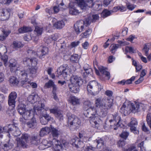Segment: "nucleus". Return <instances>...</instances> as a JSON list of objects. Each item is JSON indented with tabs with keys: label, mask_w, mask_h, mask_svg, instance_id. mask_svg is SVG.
Returning <instances> with one entry per match:
<instances>
[{
	"label": "nucleus",
	"mask_w": 151,
	"mask_h": 151,
	"mask_svg": "<svg viewBox=\"0 0 151 151\" xmlns=\"http://www.w3.org/2000/svg\"><path fill=\"white\" fill-rule=\"evenodd\" d=\"M112 10L109 11V10H103L101 13V15L104 18L110 15L111 13Z\"/></svg>",
	"instance_id": "nucleus-41"
},
{
	"label": "nucleus",
	"mask_w": 151,
	"mask_h": 151,
	"mask_svg": "<svg viewBox=\"0 0 151 151\" xmlns=\"http://www.w3.org/2000/svg\"><path fill=\"white\" fill-rule=\"evenodd\" d=\"M68 65H63L57 69V74L59 75H62L64 78L66 77L68 74Z\"/></svg>",
	"instance_id": "nucleus-11"
},
{
	"label": "nucleus",
	"mask_w": 151,
	"mask_h": 151,
	"mask_svg": "<svg viewBox=\"0 0 151 151\" xmlns=\"http://www.w3.org/2000/svg\"><path fill=\"white\" fill-rule=\"evenodd\" d=\"M68 101L73 106H76L80 104V100L75 96H70Z\"/></svg>",
	"instance_id": "nucleus-26"
},
{
	"label": "nucleus",
	"mask_w": 151,
	"mask_h": 151,
	"mask_svg": "<svg viewBox=\"0 0 151 151\" xmlns=\"http://www.w3.org/2000/svg\"><path fill=\"white\" fill-rule=\"evenodd\" d=\"M88 19H85L77 21L74 25V30L77 34H79L83 31L84 29V25L87 26L90 24V21Z\"/></svg>",
	"instance_id": "nucleus-5"
},
{
	"label": "nucleus",
	"mask_w": 151,
	"mask_h": 151,
	"mask_svg": "<svg viewBox=\"0 0 151 151\" xmlns=\"http://www.w3.org/2000/svg\"><path fill=\"white\" fill-rule=\"evenodd\" d=\"M10 33L11 31L9 30H5L0 28V41H2L5 40Z\"/></svg>",
	"instance_id": "nucleus-17"
},
{
	"label": "nucleus",
	"mask_w": 151,
	"mask_h": 151,
	"mask_svg": "<svg viewBox=\"0 0 151 151\" xmlns=\"http://www.w3.org/2000/svg\"><path fill=\"white\" fill-rule=\"evenodd\" d=\"M9 67L10 68V70L11 71H15L17 70L16 67L17 62L15 60L12 59L10 60L9 63Z\"/></svg>",
	"instance_id": "nucleus-32"
},
{
	"label": "nucleus",
	"mask_w": 151,
	"mask_h": 151,
	"mask_svg": "<svg viewBox=\"0 0 151 151\" xmlns=\"http://www.w3.org/2000/svg\"><path fill=\"white\" fill-rule=\"evenodd\" d=\"M52 136L53 137H57L60 134L58 129L51 126L50 130Z\"/></svg>",
	"instance_id": "nucleus-33"
},
{
	"label": "nucleus",
	"mask_w": 151,
	"mask_h": 151,
	"mask_svg": "<svg viewBox=\"0 0 151 151\" xmlns=\"http://www.w3.org/2000/svg\"><path fill=\"white\" fill-rule=\"evenodd\" d=\"M146 121L148 124L151 129V113H149L147 114Z\"/></svg>",
	"instance_id": "nucleus-43"
},
{
	"label": "nucleus",
	"mask_w": 151,
	"mask_h": 151,
	"mask_svg": "<svg viewBox=\"0 0 151 151\" xmlns=\"http://www.w3.org/2000/svg\"><path fill=\"white\" fill-rule=\"evenodd\" d=\"M126 102H125L121 107L120 111L122 114H124L125 115H127L131 112V109L129 104H126Z\"/></svg>",
	"instance_id": "nucleus-16"
},
{
	"label": "nucleus",
	"mask_w": 151,
	"mask_h": 151,
	"mask_svg": "<svg viewBox=\"0 0 151 151\" xmlns=\"http://www.w3.org/2000/svg\"><path fill=\"white\" fill-rule=\"evenodd\" d=\"M44 41L47 44L51 43L52 41L50 36L45 37L44 38Z\"/></svg>",
	"instance_id": "nucleus-56"
},
{
	"label": "nucleus",
	"mask_w": 151,
	"mask_h": 151,
	"mask_svg": "<svg viewBox=\"0 0 151 151\" xmlns=\"http://www.w3.org/2000/svg\"><path fill=\"white\" fill-rule=\"evenodd\" d=\"M9 82L12 86L17 85L19 82L18 80L14 76L10 77L9 79Z\"/></svg>",
	"instance_id": "nucleus-38"
},
{
	"label": "nucleus",
	"mask_w": 151,
	"mask_h": 151,
	"mask_svg": "<svg viewBox=\"0 0 151 151\" xmlns=\"http://www.w3.org/2000/svg\"><path fill=\"white\" fill-rule=\"evenodd\" d=\"M51 144L54 148L58 147L59 148H60L61 149H62L63 147L61 142L55 138H54L51 141Z\"/></svg>",
	"instance_id": "nucleus-31"
},
{
	"label": "nucleus",
	"mask_w": 151,
	"mask_h": 151,
	"mask_svg": "<svg viewBox=\"0 0 151 151\" xmlns=\"http://www.w3.org/2000/svg\"><path fill=\"white\" fill-rule=\"evenodd\" d=\"M17 97L16 93L14 91L12 92L9 95L8 97V102L10 106L15 107V99Z\"/></svg>",
	"instance_id": "nucleus-13"
},
{
	"label": "nucleus",
	"mask_w": 151,
	"mask_h": 151,
	"mask_svg": "<svg viewBox=\"0 0 151 151\" xmlns=\"http://www.w3.org/2000/svg\"><path fill=\"white\" fill-rule=\"evenodd\" d=\"M78 59V55L75 54L71 56L70 60L72 61H75L77 60Z\"/></svg>",
	"instance_id": "nucleus-61"
},
{
	"label": "nucleus",
	"mask_w": 151,
	"mask_h": 151,
	"mask_svg": "<svg viewBox=\"0 0 151 151\" xmlns=\"http://www.w3.org/2000/svg\"><path fill=\"white\" fill-rule=\"evenodd\" d=\"M112 117L113 118L112 119L113 121H115L116 122H117V127H120L123 128H124V125L122 124L121 122V118L117 113L112 115Z\"/></svg>",
	"instance_id": "nucleus-18"
},
{
	"label": "nucleus",
	"mask_w": 151,
	"mask_h": 151,
	"mask_svg": "<svg viewBox=\"0 0 151 151\" xmlns=\"http://www.w3.org/2000/svg\"><path fill=\"white\" fill-rule=\"evenodd\" d=\"M26 116H27V118H25L24 116H22L24 120H28L33 118L34 115V112L32 110H27L24 113Z\"/></svg>",
	"instance_id": "nucleus-28"
},
{
	"label": "nucleus",
	"mask_w": 151,
	"mask_h": 151,
	"mask_svg": "<svg viewBox=\"0 0 151 151\" xmlns=\"http://www.w3.org/2000/svg\"><path fill=\"white\" fill-rule=\"evenodd\" d=\"M52 146L51 141L48 142L45 139H43L42 143L40 144L39 147V148L41 150H43L46 148L50 147Z\"/></svg>",
	"instance_id": "nucleus-25"
},
{
	"label": "nucleus",
	"mask_w": 151,
	"mask_h": 151,
	"mask_svg": "<svg viewBox=\"0 0 151 151\" xmlns=\"http://www.w3.org/2000/svg\"><path fill=\"white\" fill-rule=\"evenodd\" d=\"M144 105L142 104L135 103L131 104H129L131 112L134 113L140 111L142 110L144 111L143 108Z\"/></svg>",
	"instance_id": "nucleus-8"
},
{
	"label": "nucleus",
	"mask_w": 151,
	"mask_h": 151,
	"mask_svg": "<svg viewBox=\"0 0 151 151\" xmlns=\"http://www.w3.org/2000/svg\"><path fill=\"white\" fill-rule=\"evenodd\" d=\"M98 69L101 74L107 77L108 80L110 79V73L106 70V68L102 66H100L98 67Z\"/></svg>",
	"instance_id": "nucleus-27"
},
{
	"label": "nucleus",
	"mask_w": 151,
	"mask_h": 151,
	"mask_svg": "<svg viewBox=\"0 0 151 151\" xmlns=\"http://www.w3.org/2000/svg\"><path fill=\"white\" fill-rule=\"evenodd\" d=\"M25 105L22 104H19L18 106V111L19 114L25 118H27L25 114L24 113L27 110L25 108Z\"/></svg>",
	"instance_id": "nucleus-22"
},
{
	"label": "nucleus",
	"mask_w": 151,
	"mask_h": 151,
	"mask_svg": "<svg viewBox=\"0 0 151 151\" xmlns=\"http://www.w3.org/2000/svg\"><path fill=\"white\" fill-rule=\"evenodd\" d=\"M135 146L132 145L128 149H124L123 151H138L137 149H136Z\"/></svg>",
	"instance_id": "nucleus-48"
},
{
	"label": "nucleus",
	"mask_w": 151,
	"mask_h": 151,
	"mask_svg": "<svg viewBox=\"0 0 151 151\" xmlns=\"http://www.w3.org/2000/svg\"><path fill=\"white\" fill-rule=\"evenodd\" d=\"M68 87L70 91L74 93H78L80 90V85H79L78 84H74L70 83L68 85Z\"/></svg>",
	"instance_id": "nucleus-21"
},
{
	"label": "nucleus",
	"mask_w": 151,
	"mask_h": 151,
	"mask_svg": "<svg viewBox=\"0 0 151 151\" xmlns=\"http://www.w3.org/2000/svg\"><path fill=\"white\" fill-rule=\"evenodd\" d=\"M32 23L33 24V25L34 26L35 28V31L37 32H38V28H37V23L36 22L35 19L34 18H33L32 20L31 21Z\"/></svg>",
	"instance_id": "nucleus-54"
},
{
	"label": "nucleus",
	"mask_w": 151,
	"mask_h": 151,
	"mask_svg": "<svg viewBox=\"0 0 151 151\" xmlns=\"http://www.w3.org/2000/svg\"><path fill=\"white\" fill-rule=\"evenodd\" d=\"M79 137L80 138L85 142H87L88 141H90L91 139V138H88L87 134L84 131H81L79 133Z\"/></svg>",
	"instance_id": "nucleus-30"
},
{
	"label": "nucleus",
	"mask_w": 151,
	"mask_h": 151,
	"mask_svg": "<svg viewBox=\"0 0 151 151\" xmlns=\"http://www.w3.org/2000/svg\"><path fill=\"white\" fill-rule=\"evenodd\" d=\"M129 135V133L126 131H124L120 134V136L124 139H126Z\"/></svg>",
	"instance_id": "nucleus-46"
},
{
	"label": "nucleus",
	"mask_w": 151,
	"mask_h": 151,
	"mask_svg": "<svg viewBox=\"0 0 151 151\" xmlns=\"http://www.w3.org/2000/svg\"><path fill=\"white\" fill-rule=\"evenodd\" d=\"M32 30L31 28L30 27H24L20 28L18 31L20 33H24L31 31Z\"/></svg>",
	"instance_id": "nucleus-37"
},
{
	"label": "nucleus",
	"mask_w": 151,
	"mask_h": 151,
	"mask_svg": "<svg viewBox=\"0 0 151 151\" xmlns=\"http://www.w3.org/2000/svg\"><path fill=\"white\" fill-rule=\"evenodd\" d=\"M6 47L2 45L0 47V56L3 53H5L6 52Z\"/></svg>",
	"instance_id": "nucleus-50"
},
{
	"label": "nucleus",
	"mask_w": 151,
	"mask_h": 151,
	"mask_svg": "<svg viewBox=\"0 0 151 151\" xmlns=\"http://www.w3.org/2000/svg\"><path fill=\"white\" fill-rule=\"evenodd\" d=\"M109 122L110 123V126L111 129H114V130H116L117 129V127H118L117 126V122L114 121H113V120L111 119L109 120Z\"/></svg>",
	"instance_id": "nucleus-39"
},
{
	"label": "nucleus",
	"mask_w": 151,
	"mask_h": 151,
	"mask_svg": "<svg viewBox=\"0 0 151 151\" xmlns=\"http://www.w3.org/2000/svg\"><path fill=\"white\" fill-rule=\"evenodd\" d=\"M56 21L55 18L53 19L52 22L54 27L57 29H61L64 27L65 25V22L63 20L59 21L56 22H53Z\"/></svg>",
	"instance_id": "nucleus-23"
},
{
	"label": "nucleus",
	"mask_w": 151,
	"mask_h": 151,
	"mask_svg": "<svg viewBox=\"0 0 151 151\" xmlns=\"http://www.w3.org/2000/svg\"><path fill=\"white\" fill-rule=\"evenodd\" d=\"M93 0H76V2L78 6L82 9L91 8L93 6Z\"/></svg>",
	"instance_id": "nucleus-6"
},
{
	"label": "nucleus",
	"mask_w": 151,
	"mask_h": 151,
	"mask_svg": "<svg viewBox=\"0 0 151 151\" xmlns=\"http://www.w3.org/2000/svg\"><path fill=\"white\" fill-rule=\"evenodd\" d=\"M113 99L111 98L102 99L99 97L96 99L95 104L96 106L100 107V116L104 117L107 115L108 110L113 105Z\"/></svg>",
	"instance_id": "nucleus-1"
},
{
	"label": "nucleus",
	"mask_w": 151,
	"mask_h": 151,
	"mask_svg": "<svg viewBox=\"0 0 151 151\" xmlns=\"http://www.w3.org/2000/svg\"><path fill=\"white\" fill-rule=\"evenodd\" d=\"M36 73L35 70V69H33L30 70H29V71H26V72H22L21 75L22 77V78L23 80H22V81L26 82L27 81V75L29 74V76L33 77L32 74H35Z\"/></svg>",
	"instance_id": "nucleus-19"
},
{
	"label": "nucleus",
	"mask_w": 151,
	"mask_h": 151,
	"mask_svg": "<svg viewBox=\"0 0 151 151\" xmlns=\"http://www.w3.org/2000/svg\"><path fill=\"white\" fill-rule=\"evenodd\" d=\"M69 10V13L71 15H77L79 13L82 12L81 10Z\"/></svg>",
	"instance_id": "nucleus-45"
},
{
	"label": "nucleus",
	"mask_w": 151,
	"mask_h": 151,
	"mask_svg": "<svg viewBox=\"0 0 151 151\" xmlns=\"http://www.w3.org/2000/svg\"><path fill=\"white\" fill-rule=\"evenodd\" d=\"M53 85L54 82L50 80L45 84L44 87L45 88H49L51 86H52Z\"/></svg>",
	"instance_id": "nucleus-52"
},
{
	"label": "nucleus",
	"mask_w": 151,
	"mask_h": 151,
	"mask_svg": "<svg viewBox=\"0 0 151 151\" xmlns=\"http://www.w3.org/2000/svg\"><path fill=\"white\" fill-rule=\"evenodd\" d=\"M137 125V122L136 119L134 118H132L131 119V121L129 124V126H135Z\"/></svg>",
	"instance_id": "nucleus-47"
},
{
	"label": "nucleus",
	"mask_w": 151,
	"mask_h": 151,
	"mask_svg": "<svg viewBox=\"0 0 151 151\" xmlns=\"http://www.w3.org/2000/svg\"><path fill=\"white\" fill-rule=\"evenodd\" d=\"M87 90L92 95H96L103 88L100 84L96 81L89 82L87 86Z\"/></svg>",
	"instance_id": "nucleus-2"
},
{
	"label": "nucleus",
	"mask_w": 151,
	"mask_h": 151,
	"mask_svg": "<svg viewBox=\"0 0 151 151\" xmlns=\"http://www.w3.org/2000/svg\"><path fill=\"white\" fill-rule=\"evenodd\" d=\"M11 108L10 109L8 110L7 111V113L10 114V115H14L15 111L14 109V107H13L12 106Z\"/></svg>",
	"instance_id": "nucleus-58"
},
{
	"label": "nucleus",
	"mask_w": 151,
	"mask_h": 151,
	"mask_svg": "<svg viewBox=\"0 0 151 151\" xmlns=\"http://www.w3.org/2000/svg\"><path fill=\"white\" fill-rule=\"evenodd\" d=\"M1 58L4 63V65L6 66L8 65V63L7 60L8 59V57L6 55H3L1 57Z\"/></svg>",
	"instance_id": "nucleus-44"
},
{
	"label": "nucleus",
	"mask_w": 151,
	"mask_h": 151,
	"mask_svg": "<svg viewBox=\"0 0 151 151\" xmlns=\"http://www.w3.org/2000/svg\"><path fill=\"white\" fill-rule=\"evenodd\" d=\"M12 47L16 49L23 47V44L20 42L14 41L11 45Z\"/></svg>",
	"instance_id": "nucleus-34"
},
{
	"label": "nucleus",
	"mask_w": 151,
	"mask_h": 151,
	"mask_svg": "<svg viewBox=\"0 0 151 151\" xmlns=\"http://www.w3.org/2000/svg\"><path fill=\"white\" fill-rule=\"evenodd\" d=\"M55 116L59 119H62L63 115L62 113V112L61 111H57L56 114Z\"/></svg>",
	"instance_id": "nucleus-57"
},
{
	"label": "nucleus",
	"mask_w": 151,
	"mask_h": 151,
	"mask_svg": "<svg viewBox=\"0 0 151 151\" xmlns=\"http://www.w3.org/2000/svg\"><path fill=\"white\" fill-rule=\"evenodd\" d=\"M91 145L93 147H96L98 148L101 149L104 146V141L102 138H98L93 142Z\"/></svg>",
	"instance_id": "nucleus-14"
},
{
	"label": "nucleus",
	"mask_w": 151,
	"mask_h": 151,
	"mask_svg": "<svg viewBox=\"0 0 151 151\" xmlns=\"http://www.w3.org/2000/svg\"><path fill=\"white\" fill-rule=\"evenodd\" d=\"M149 48L148 46L147 45H145L143 49V50L145 52L146 55H148V52L149 51Z\"/></svg>",
	"instance_id": "nucleus-63"
},
{
	"label": "nucleus",
	"mask_w": 151,
	"mask_h": 151,
	"mask_svg": "<svg viewBox=\"0 0 151 151\" xmlns=\"http://www.w3.org/2000/svg\"><path fill=\"white\" fill-rule=\"evenodd\" d=\"M40 102V106L38 107V111H40V114L42 115H40V121L42 124L45 125L50 120L51 118L48 114H46V110L44 108V103L45 102V100L42 99Z\"/></svg>",
	"instance_id": "nucleus-3"
},
{
	"label": "nucleus",
	"mask_w": 151,
	"mask_h": 151,
	"mask_svg": "<svg viewBox=\"0 0 151 151\" xmlns=\"http://www.w3.org/2000/svg\"><path fill=\"white\" fill-rule=\"evenodd\" d=\"M50 128L47 127L42 128L40 132V136H43L47 133L49 132Z\"/></svg>",
	"instance_id": "nucleus-36"
},
{
	"label": "nucleus",
	"mask_w": 151,
	"mask_h": 151,
	"mask_svg": "<svg viewBox=\"0 0 151 151\" xmlns=\"http://www.w3.org/2000/svg\"><path fill=\"white\" fill-rule=\"evenodd\" d=\"M71 143L72 145L77 148L82 149L84 145L83 142L81 141L80 139L77 137H75L71 140Z\"/></svg>",
	"instance_id": "nucleus-12"
},
{
	"label": "nucleus",
	"mask_w": 151,
	"mask_h": 151,
	"mask_svg": "<svg viewBox=\"0 0 151 151\" xmlns=\"http://www.w3.org/2000/svg\"><path fill=\"white\" fill-rule=\"evenodd\" d=\"M13 146L12 143L9 140V142H7L4 144L3 149L6 151L8 150L11 149Z\"/></svg>",
	"instance_id": "nucleus-35"
},
{
	"label": "nucleus",
	"mask_w": 151,
	"mask_h": 151,
	"mask_svg": "<svg viewBox=\"0 0 151 151\" xmlns=\"http://www.w3.org/2000/svg\"><path fill=\"white\" fill-rule=\"evenodd\" d=\"M29 136L27 134H23L21 138H17V143L18 146L22 147L23 148H26L27 143L28 141Z\"/></svg>",
	"instance_id": "nucleus-7"
},
{
	"label": "nucleus",
	"mask_w": 151,
	"mask_h": 151,
	"mask_svg": "<svg viewBox=\"0 0 151 151\" xmlns=\"http://www.w3.org/2000/svg\"><path fill=\"white\" fill-rule=\"evenodd\" d=\"M0 13V20L2 21L6 20L8 19L10 13L9 10H1Z\"/></svg>",
	"instance_id": "nucleus-20"
},
{
	"label": "nucleus",
	"mask_w": 151,
	"mask_h": 151,
	"mask_svg": "<svg viewBox=\"0 0 151 151\" xmlns=\"http://www.w3.org/2000/svg\"><path fill=\"white\" fill-rule=\"evenodd\" d=\"M119 45L118 44H113L111 45V51L112 53L114 52L115 50H116L118 48Z\"/></svg>",
	"instance_id": "nucleus-51"
},
{
	"label": "nucleus",
	"mask_w": 151,
	"mask_h": 151,
	"mask_svg": "<svg viewBox=\"0 0 151 151\" xmlns=\"http://www.w3.org/2000/svg\"><path fill=\"white\" fill-rule=\"evenodd\" d=\"M32 144H36L37 142V135L33 137L32 139Z\"/></svg>",
	"instance_id": "nucleus-62"
},
{
	"label": "nucleus",
	"mask_w": 151,
	"mask_h": 151,
	"mask_svg": "<svg viewBox=\"0 0 151 151\" xmlns=\"http://www.w3.org/2000/svg\"><path fill=\"white\" fill-rule=\"evenodd\" d=\"M125 50L126 51H129V52L134 53L135 52V50L132 47L127 46L126 47Z\"/></svg>",
	"instance_id": "nucleus-60"
},
{
	"label": "nucleus",
	"mask_w": 151,
	"mask_h": 151,
	"mask_svg": "<svg viewBox=\"0 0 151 151\" xmlns=\"http://www.w3.org/2000/svg\"><path fill=\"white\" fill-rule=\"evenodd\" d=\"M125 145V141L124 139H120L117 142V145L119 147H123Z\"/></svg>",
	"instance_id": "nucleus-53"
},
{
	"label": "nucleus",
	"mask_w": 151,
	"mask_h": 151,
	"mask_svg": "<svg viewBox=\"0 0 151 151\" xmlns=\"http://www.w3.org/2000/svg\"><path fill=\"white\" fill-rule=\"evenodd\" d=\"M99 19V16L97 14L94 15L92 16V19L91 17H89L86 19H88L90 21V24L91 22H95L96 20Z\"/></svg>",
	"instance_id": "nucleus-40"
},
{
	"label": "nucleus",
	"mask_w": 151,
	"mask_h": 151,
	"mask_svg": "<svg viewBox=\"0 0 151 151\" xmlns=\"http://www.w3.org/2000/svg\"><path fill=\"white\" fill-rule=\"evenodd\" d=\"M101 121V120L98 116L91 118L89 122L91 125L93 127L98 129L99 127Z\"/></svg>",
	"instance_id": "nucleus-15"
},
{
	"label": "nucleus",
	"mask_w": 151,
	"mask_h": 151,
	"mask_svg": "<svg viewBox=\"0 0 151 151\" xmlns=\"http://www.w3.org/2000/svg\"><path fill=\"white\" fill-rule=\"evenodd\" d=\"M7 127H3L0 126V140L3 138V134L5 131V129H6Z\"/></svg>",
	"instance_id": "nucleus-55"
},
{
	"label": "nucleus",
	"mask_w": 151,
	"mask_h": 151,
	"mask_svg": "<svg viewBox=\"0 0 151 151\" xmlns=\"http://www.w3.org/2000/svg\"><path fill=\"white\" fill-rule=\"evenodd\" d=\"M8 128V132L9 134H12L14 136H18L21 134V132L18 128L14 125H9Z\"/></svg>",
	"instance_id": "nucleus-10"
},
{
	"label": "nucleus",
	"mask_w": 151,
	"mask_h": 151,
	"mask_svg": "<svg viewBox=\"0 0 151 151\" xmlns=\"http://www.w3.org/2000/svg\"><path fill=\"white\" fill-rule=\"evenodd\" d=\"M110 124V123L109 121L108 122H106L104 125V128L106 130H109L111 129Z\"/></svg>",
	"instance_id": "nucleus-59"
},
{
	"label": "nucleus",
	"mask_w": 151,
	"mask_h": 151,
	"mask_svg": "<svg viewBox=\"0 0 151 151\" xmlns=\"http://www.w3.org/2000/svg\"><path fill=\"white\" fill-rule=\"evenodd\" d=\"M68 118V126L70 129L73 130L80 125V120L75 115L70 113L67 114Z\"/></svg>",
	"instance_id": "nucleus-4"
},
{
	"label": "nucleus",
	"mask_w": 151,
	"mask_h": 151,
	"mask_svg": "<svg viewBox=\"0 0 151 151\" xmlns=\"http://www.w3.org/2000/svg\"><path fill=\"white\" fill-rule=\"evenodd\" d=\"M32 119L33 121L27 123V125L29 127L33 128L36 126L37 122L35 121L33 118Z\"/></svg>",
	"instance_id": "nucleus-42"
},
{
	"label": "nucleus",
	"mask_w": 151,
	"mask_h": 151,
	"mask_svg": "<svg viewBox=\"0 0 151 151\" xmlns=\"http://www.w3.org/2000/svg\"><path fill=\"white\" fill-rule=\"evenodd\" d=\"M96 148L95 147L91 146H87L86 147L84 151H95Z\"/></svg>",
	"instance_id": "nucleus-64"
},
{
	"label": "nucleus",
	"mask_w": 151,
	"mask_h": 151,
	"mask_svg": "<svg viewBox=\"0 0 151 151\" xmlns=\"http://www.w3.org/2000/svg\"><path fill=\"white\" fill-rule=\"evenodd\" d=\"M92 32V30L91 29H89L86 30V32L82 33L83 35V37L87 38L91 34Z\"/></svg>",
	"instance_id": "nucleus-49"
},
{
	"label": "nucleus",
	"mask_w": 151,
	"mask_h": 151,
	"mask_svg": "<svg viewBox=\"0 0 151 151\" xmlns=\"http://www.w3.org/2000/svg\"><path fill=\"white\" fill-rule=\"evenodd\" d=\"M56 2L57 4V5L54 6L53 7V9H66L67 8L66 5L65 4L63 0H62L61 2L60 3H59V1H57Z\"/></svg>",
	"instance_id": "nucleus-29"
},
{
	"label": "nucleus",
	"mask_w": 151,
	"mask_h": 151,
	"mask_svg": "<svg viewBox=\"0 0 151 151\" xmlns=\"http://www.w3.org/2000/svg\"><path fill=\"white\" fill-rule=\"evenodd\" d=\"M70 83L74 84H78L80 85L81 82H82L81 78L76 75L72 76L70 78Z\"/></svg>",
	"instance_id": "nucleus-24"
},
{
	"label": "nucleus",
	"mask_w": 151,
	"mask_h": 151,
	"mask_svg": "<svg viewBox=\"0 0 151 151\" xmlns=\"http://www.w3.org/2000/svg\"><path fill=\"white\" fill-rule=\"evenodd\" d=\"M87 114L86 116L88 118H91L98 117L97 110L94 106H91L86 110Z\"/></svg>",
	"instance_id": "nucleus-9"
}]
</instances>
